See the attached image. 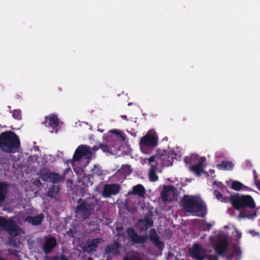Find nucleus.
Here are the masks:
<instances>
[{
	"label": "nucleus",
	"instance_id": "obj_45",
	"mask_svg": "<svg viewBox=\"0 0 260 260\" xmlns=\"http://www.w3.org/2000/svg\"><path fill=\"white\" fill-rule=\"evenodd\" d=\"M99 131L100 132H101V133H103V129H102V130H99Z\"/></svg>",
	"mask_w": 260,
	"mask_h": 260
},
{
	"label": "nucleus",
	"instance_id": "obj_24",
	"mask_svg": "<svg viewBox=\"0 0 260 260\" xmlns=\"http://www.w3.org/2000/svg\"><path fill=\"white\" fill-rule=\"evenodd\" d=\"M43 218V216L41 214L34 217H28L26 218L25 220L31 223L33 225H38L41 222Z\"/></svg>",
	"mask_w": 260,
	"mask_h": 260
},
{
	"label": "nucleus",
	"instance_id": "obj_33",
	"mask_svg": "<svg viewBox=\"0 0 260 260\" xmlns=\"http://www.w3.org/2000/svg\"><path fill=\"white\" fill-rule=\"evenodd\" d=\"M13 116L16 119H19L21 117L20 111L19 110H14L13 112Z\"/></svg>",
	"mask_w": 260,
	"mask_h": 260
},
{
	"label": "nucleus",
	"instance_id": "obj_46",
	"mask_svg": "<svg viewBox=\"0 0 260 260\" xmlns=\"http://www.w3.org/2000/svg\"><path fill=\"white\" fill-rule=\"evenodd\" d=\"M131 105H132V103H128V106H130Z\"/></svg>",
	"mask_w": 260,
	"mask_h": 260
},
{
	"label": "nucleus",
	"instance_id": "obj_29",
	"mask_svg": "<svg viewBox=\"0 0 260 260\" xmlns=\"http://www.w3.org/2000/svg\"><path fill=\"white\" fill-rule=\"evenodd\" d=\"M91 172L93 175L100 176L103 174V171L101 170L99 165H94L93 168L91 169Z\"/></svg>",
	"mask_w": 260,
	"mask_h": 260
},
{
	"label": "nucleus",
	"instance_id": "obj_11",
	"mask_svg": "<svg viewBox=\"0 0 260 260\" xmlns=\"http://www.w3.org/2000/svg\"><path fill=\"white\" fill-rule=\"evenodd\" d=\"M211 241L216 251L219 254H222L225 251L226 247V236L225 234L219 232L214 237L211 238Z\"/></svg>",
	"mask_w": 260,
	"mask_h": 260
},
{
	"label": "nucleus",
	"instance_id": "obj_39",
	"mask_svg": "<svg viewBox=\"0 0 260 260\" xmlns=\"http://www.w3.org/2000/svg\"><path fill=\"white\" fill-rule=\"evenodd\" d=\"M131 134L134 137H136L137 136V134L136 133H132Z\"/></svg>",
	"mask_w": 260,
	"mask_h": 260
},
{
	"label": "nucleus",
	"instance_id": "obj_23",
	"mask_svg": "<svg viewBox=\"0 0 260 260\" xmlns=\"http://www.w3.org/2000/svg\"><path fill=\"white\" fill-rule=\"evenodd\" d=\"M132 193L134 194H137L140 197H144L145 193V190L142 185L138 184L133 187Z\"/></svg>",
	"mask_w": 260,
	"mask_h": 260
},
{
	"label": "nucleus",
	"instance_id": "obj_1",
	"mask_svg": "<svg viewBox=\"0 0 260 260\" xmlns=\"http://www.w3.org/2000/svg\"><path fill=\"white\" fill-rule=\"evenodd\" d=\"M230 200L235 209L242 210L240 215L242 217L253 218L256 216L255 204L251 196L236 193L231 196Z\"/></svg>",
	"mask_w": 260,
	"mask_h": 260
},
{
	"label": "nucleus",
	"instance_id": "obj_38",
	"mask_svg": "<svg viewBox=\"0 0 260 260\" xmlns=\"http://www.w3.org/2000/svg\"><path fill=\"white\" fill-rule=\"evenodd\" d=\"M109 247H107V249H106V251L107 252H112V250H109Z\"/></svg>",
	"mask_w": 260,
	"mask_h": 260
},
{
	"label": "nucleus",
	"instance_id": "obj_18",
	"mask_svg": "<svg viewBox=\"0 0 260 260\" xmlns=\"http://www.w3.org/2000/svg\"><path fill=\"white\" fill-rule=\"evenodd\" d=\"M44 123L46 126L56 127L58 126L59 122L57 116L52 114L46 117Z\"/></svg>",
	"mask_w": 260,
	"mask_h": 260
},
{
	"label": "nucleus",
	"instance_id": "obj_37",
	"mask_svg": "<svg viewBox=\"0 0 260 260\" xmlns=\"http://www.w3.org/2000/svg\"><path fill=\"white\" fill-rule=\"evenodd\" d=\"M123 260H141L140 258H138L137 257H133L131 259H129L128 258H125Z\"/></svg>",
	"mask_w": 260,
	"mask_h": 260
},
{
	"label": "nucleus",
	"instance_id": "obj_10",
	"mask_svg": "<svg viewBox=\"0 0 260 260\" xmlns=\"http://www.w3.org/2000/svg\"><path fill=\"white\" fill-rule=\"evenodd\" d=\"M16 218L6 220L3 217H0V230H5L8 231L12 236H16L21 233L15 224Z\"/></svg>",
	"mask_w": 260,
	"mask_h": 260
},
{
	"label": "nucleus",
	"instance_id": "obj_8",
	"mask_svg": "<svg viewBox=\"0 0 260 260\" xmlns=\"http://www.w3.org/2000/svg\"><path fill=\"white\" fill-rule=\"evenodd\" d=\"M18 137L12 132H4L0 135V148L4 151L12 152L19 146Z\"/></svg>",
	"mask_w": 260,
	"mask_h": 260
},
{
	"label": "nucleus",
	"instance_id": "obj_28",
	"mask_svg": "<svg viewBox=\"0 0 260 260\" xmlns=\"http://www.w3.org/2000/svg\"><path fill=\"white\" fill-rule=\"evenodd\" d=\"M43 179L44 180H47L50 179L51 181H52L53 182H56L60 180V176L54 173H50L49 174V176L48 178H46L45 177H43Z\"/></svg>",
	"mask_w": 260,
	"mask_h": 260
},
{
	"label": "nucleus",
	"instance_id": "obj_22",
	"mask_svg": "<svg viewBox=\"0 0 260 260\" xmlns=\"http://www.w3.org/2000/svg\"><path fill=\"white\" fill-rule=\"evenodd\" d=\"M56 240L54 238H49L46 239L44 250L45 252H49L55 246Z\"/></svg>",
	"mask_w": 260,
	"mask_h": 260
},
{
	"label": "nucleus",
	"instance_id": "obj_9",
	"mask_svg": "<svg viewBox=\"0 0 260 260\" xmlns=\"http://www.w3.org/2000/svg\"><path fill=\"white\" fill-rule=\"evenodd\" d=\"M184 160L186 164H192L190 167V170L197 175H200L203 173L206 160L205 156H200L197 154H193L188 157H186Z\"/></svg>",
	"mask_w": 260,
	"mask_h": 260
},
{
	"label": "nucleus",
	"instance_id": "obj_31",
	"mask_svg": "<svg viewBox=\"0 0 260 260\" xmlns=\"http://www.w3.org/2000/svg\"><path fill=\"white\" fill-rule=\"evenodd\" d=\"M214 195L216 197L217 199H218V200H219L221 202H224L225 201V199H223L222 198L221 193L220 192H219L218 191L215 190L214 191Z\"/></svg>",
	"mask_w": 260,
	"mask_h": 260
},
{
	"label": "nucleus",
	"instance_id": "obj_35",
	"mask_svg": "<svg viewBox=\"0 0 260 260\" xmlns=\"http://www.w3.org/2000/svg\"><path fill=\"white\" fill-rule=\"evenodd\" d=\"M253 175L254 181L257 180V179H258V175H257L255 170H253Z\"/></svg>",
	"mask_w": 260,
	"mask_h": 260
},
{
	"label": "nucleus",
	"instance_id": "obj_20",
	"mask_svg": "<svg viewBox=\"0 0 260 260\" xmlns=\"http://www.w3.org/2000/svg\"><path fill=\"white\" fill-rule=\"evenodd\" d=\"M231 181L232 183L230 187L234 190L239 191L242 188L245 190L249 191L251 190L249 187L244 186L243 184L238 181L231 180Z\"/></svg>",
	"mask_w": 260,
	"mask_h": 260
},
{
	"label": "nucleus",
	"instance_id": "obj_3",
	"mask_svg": "<svg viewBox=\"0 0 260 260\" xmlns=\"http://www.w3.org/2000/svg\"><path fill=\"white\" fill-rule=\"evenodd\" d=\"M176 156L175 153L172 151L171 153H167L164 150H158L156 154L149 158H142L141 164H149L151 167L156 165V166H169L172 164V159Z\"/></svg>",
	"mask_w": 260,
	"mask_h": 260
},
{
	"label": "nucleus",
	"instance_id": "obj_2",
	"mask_svg": "<svg viewBox=\"0 0 260 260\" xmlns=\"http://www.w3.org/2000/svg\"><path fill=\"white\" fill-rule=\"evenodd\" d=\"M97 150L93 147L92 150L86 145H80L76 150L73 157V169L80 176L83 174V167H85L92 157L93 151Z\"/></svg>",
	"mask_w": 260,
	"mask_h": 260
},
{
	"label": "nucleus",
	"instance_id": "obj_32",
	"mask_svg": "<svg viewBox=\"0 0 260 260\" xmlns=\"http://www.w3.org/2000/svg\"><path fill=\"white\" fill-rule=\"evenodd\" d=\"M227 165V162L224 161H222L221 164H218L217 167L220 170H225L226 169Z\"/></svg>",
	"mask_w": 260,
	"mask_h": 260
},
{
	"label": "nucleus",
	"instance_id": "obj_30",
	"mask_svg": "<svg viewBox=\"0 0 260 260\" xmlns=\"http://www.w3.org/2000/svg\"><path fill=\"white\" fill-rule=\"evenodd\" d=\"M214 223H208L206 222H203L202 223V228L203 230H209L213 225Z\"/></svg>",
	"mask_w": 260,
	"mask_h": 260
},
{
	"label": "nucleus",
	"instance_id": "obj_19",
	"mask_svg": "<svg viewBox=\"0 0 260 260\" xmlns=\"http://www.w3.org/2000/svg\"><path fill=\"white\" fill-rule=\"evenodd\" d=\"M127 232L132 240L135 243H142L146 239V237H139L132 229H128Z\"/></svg>",
	"mask_w": 260,
	"mask_h": 260
},
{
	"label": "nucleus",
	"instance_id": "obj_34",
	"mask_svg": "<svg viewBox=\"0 0 260 260\" xmlns=\"http://www.w3.org/2000/svg\"><path fill=\"white\" fill-rule=\"evenodd\" d=\"M254 181L257 189L260 191V179H257V180H254Z\"/></svg>",
	"mask_w": 260,
	"mask_h": 260
},
{
	"label": "nucleus",
	"instance_id": "obj_12",
	"mask_svg": "<svg viewBox=\"0 0 260 260\" xmlns=\"http://www.w3.org/2000/svg\"><path fill=\"white\" fill-rule=\"evenodd\" d=\"M177 197V190L174 187L167 186L164 187L161 192V197L164 201L170 202L175 200Z\"/></svg>",
	"mask_w": 260,
	"mask_h": 260
},
{
	"label": "nucleus",
	"instance_id": "obj_40",
	"mask_svg": "<svg viewBox=\"0 0 260 260\" xmlns=\"http://www.w3.org/2000/svg\"><path fill=\"white\" fill-rule=\"evenodd\" d=\"M220 188H221V190L223 192V189H226L225 187H222L221 185H220Z\"/></svg>",
	"mask_w": 260,
	"mask_h": 260
},
{
	"label": "nucleus",
	"instance_id": "obj_13",
	"mask_svg": "<svg viewBox=\"0 0 260 260\" xmlns=\"http://www.w3.org/2000/svg\"><path fill=\"white\" fill-rule=\"evenodd\" d=\"M92 207L86 204H83L78 206L76 209L77 216L82 219H86L91 213Z\"/></svg>",
	"mask_w": 260,
	"mask_h": 260
},
{
	"label": "nucleus",
	"instance_id": "obj_16",
	"mask_svg": "<svg viewBox=\"0 0 260 260\" xmlns=\"http://www.w3.org/2000/svg\"><path fill=\"white\" fill-rule=\"evenodd\" d=\"M119 186L116 184L107 185L105 186L103 195L105 197H109L111 194H115L119 191Z\"/></svg>",
	"mask_w": 260,
	"mask_h": 260
},
{
	"label": "nucleus",
	"instance_id": "obj_36",
	"mask_svg": "<svg viewBox=\"0 0 260 260\" xmlns=\"http://www.w3.org/2000/svg\"><path fill=\"white\" fill-rule=\"evenodd\" d=\"M234 166V164L233 163L232 161H229V170H232Z\"/></svg>",
	"mask_w": 260,
	"mask_h": 260
},
{
	"label": "nucleus",
	"instance_id": "obj_27",
	"mask_svg": "<svg viewBox=\"0 0 260 260\" xmlns=\"http://www.w3.org/2000/svg\"><path fill=\"white\" fill-rule=\"evenodd\" d=\"M8 186L4 183H0V202L4 199Z\"/></svg>",
	"mask_w": 260,
	"mask_h": 260
},
{
	"label": "nucleus",
	"instance_id": "obj_47",
	"mask_svg": "<svg viewBox=\"0 0 260 260\" xmlns=\"http://www.w3.org/2000/svg\"><path fill=\"white\" fill-rule=\"evenodd\" d=\"M88 260H92L91 258H88Z\"/></svg>",
	"mask_w": 260,
	"mask_h": 260
},
{
	"label": "nucleus",
	"instance_id": "obj_48",
	"mask_svg": "<svg viewBox=\"0 0 260 260\" xmlns=\"http://www.w3.org/2000/svg\"><path fill=\"white\" fill-rule=\"evenodd\" d=\"M0 260H5V259L3 258H0Z\"/></svg>",
	"mask_w": 260,
	"mask_h": 260
},
{
	"label": "nucleus",
	"instance_id": "obj_44",
	"mask_svg": "<svg viewBox=\"0 0 260 260\" xmlns=\"http://www.w3.org/2000/svg\"><path fill=\"white\" fill-rule=\"evenodd\" d=\"M48 193L50 196H52L51 194V191L50 190H49V191H48Z\"/></svg>",
	"mask_w": 260,
	"mask_h": 260
},
{
	"label": "nucleus",
	"instance_id": "obj_5",
	"mask_svg": "<svg viewBox=\"0 0 260 260\" xmlns=\"http://www.w3.org/2000/svg\"><path fill=\"white\" fill-rule=\"evenodd\" d=\"M183 205L186 212L198 216L203 215L205 210V204L198 196H185L183 199Z\"/></svg>",
	"mask_w": 260,
	"mask_h": 260
},
{
	"label": "nucleus",
	"instance_id": "obj_25",
	"mask_svg": "<svg viewBox=\"0 0 260 260\" xmlns=\"http://www.w3.org/2000/svg\"><path fill=\"white\" fill-rule=\"evenodd\" d=\"M150 237L151 239L155 243L157 247L160 248L163 247V244L158 240L156 232L154 230H152L150 231Z\"/></svg>",
	"mask_w": 260,
	"mask_h": 260
},
{
	"label": "nucleus",
	"instance_id": "obj_17",
	"mask_svg": "<svg viewBox=\"0 0 260 260\" xmlns=\"http://www.w3.org/2000/svg\"><path fill=\"white\" fill-rule=\"evenodd\" d=\"M103 242L102 239H96L89 241L84 246V250L88 252H91L96 249L99 244Z\"/></svg>",
	"mask_w": 260,
	"mask_h": 260
},
{
	"label": "nucleus",
	"instance_id": "obj_7",
	"mask_svg": "<svg viewBox=\"0 0 260 260\" xmlns=\"http://www.w3.org/2000/svg\"><path fill=\"white\" fill-rule=\"evenodd\" d=\"M232 234V237H229V260H240L242 253L240 247L242 233L235 229Z\"/></svg>",
	"mask_w": 260,
	"mask_h": 260
},
{
	"label": "nucleus",
	"instance_id": "obj_6",
	"mask_svg": "<svg viewBox=\"0 0 260 260\" xmlns=\"http://www.w3.org/2000/svg\"><path fill=\"white\" fill-rule=\"evenodd\" d=\"M158 139L156 133L154 130H149L140 140L139 144L141 151L146 154L151 153L157 145Z\"/></svg>",
	"mask_w": 260,
	"mask_h": 260
},
{
	"label": "nucleus",
	"instance_id": "obj_43",
	"mask_svg": "<svg viewBox=\"0 0 260 260\" xmlns=\"http://www.w3.org/2000/svg\"><path fill=\"white\" fill-rule=\"evenodd\" d=\"M60 260H68L67 259L64 258V257H61Z\"/></svg>",
	"mask_w": 260,
	"mask_h": 260
},
{
	"label": "nucleus",
	"instance_id": "obj_41",
	"mask_svg": "<svg viewBox=\"0 0 260 260\" xmlns=\"http://www.w3.org/2000/svg\"><path fill=\"white\" fill-rule=\"evenodd\" d=\"M121 117H122L123 119H126V116L125 115H122V116H121Z\"/></svg>",
	"mask_w": 260,
	"mask_h": 260
},
{
	"label": "nucleus",
	"instance_id": "obj_26",
	"mask_svg": "<svg viewBox=\"0 0 260 260\" xmlns=\"http://www.w3.org/2000/svg\"><path fill=\"white\" fill-rule=\"evenodd\" d=\"M156 165L152 166L149 172V178L151 181H156L158 180V176L156 175Z\"/></svg>",
	"mask_w": 260,
	"mask_h": 260
},
{
	"label": "nucleus",
	"instance_id": "obj_15",
	"mask_svg": "<svg viewBox=\"0 0 260 260\" xmlns=\"http://www.w3.org/2000/svg\"><path fill=\"white\" fill-rule=\"evenodd\" d=\"M132 173V169L129 166L124 165L121 167L116 173V176L118 178L119 181H122L127 176Z\"/></svg>",
	"mask_w": 260,
	"mask_h": 260
},
{
	"label": "nucleus",
	"instance_id": "obj_14",
	"mask_svg": "<svg viewBox=\"0 0 260 260\" xmlns=\"http://www.w3.org/2000/svg\"><path fill=\"white\" fill-rule=\"evenodd\" d=\"M189 253L191 256L198 260H205L204 256V252L200 245L197 244H194L192 248L189 249Z\"/></svg>",
	"mask_w": 260,
	"mask_h": 260
},
{
	"label": "nucleus",
	"instance_id": "obj_4",
	"mask_svg": "<svg viewBox=\"0 0 260 260\" xmlns=\"http://www.w3.org/2000/svg\"><path fill=\"white\" fill-rule=\"evenodd\" d=\"M109 133L106 145H102L100 147L104 152L114 154L119 149L121 142L124 140V137L123 133L118 129L111 130Z\"/></svg>",
	"mask_w": 260,
	"mask_h": 260
},
{
	"label": "nucleus",
	"instance_id": "obj_42",
	"mask_svg": "<svg viewBox=\"0 0 260 260\" xmlns=\"http://www.w3.org/2000/svg\"><path fill=\"white\" fill-rule=\"evenodd\" d=\"M210 172L211 173V174H213L214 173V171L213 170H210Z\"/></svg>",
	"mask_w": 260,
	"mask_h": 260
},
{
	"label": "nucleus",
	"instance_id": "obj_21",
	"mask_svg": "<svg viewBox=\"0 0 260 260\" xmlns=\"http://www.w3.org/2000/svg\"><path fill=\"white\" fill-rule=\"evenodd\" d=\"M152 224L153 222L152 220L149 218H146L144 220L140 221L138 222L137 226L141 230H145L149 227L152 226Z\"/></svg>",
	"mask_w": 260,
	"mask_h": 260
}]
</instances>
